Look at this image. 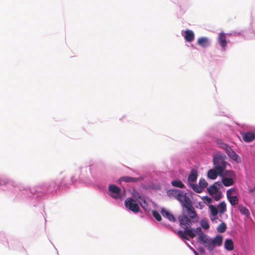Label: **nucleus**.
<instances>
[{
	"mask_svg": "<svg viewBox=\"0 0 255 255\" xmlns=\"http://www.w3.org/2000/svg\"><path fill=\"white\" fill-rule=\"evenodd\" d=\"M185 40L188 42H191L194 39L195 34L194 32L190 29H186L184 31V33H182Z\"/></svg>",
	"mask_w": 255,
	"mask_h": 255,
	"instance_id": "17",
	"label": "nucleus"
},
{
	"mask_svg": "<svg viewBox=\"0 0 255 255\" xmlns=\"http://www.w3.org/2000/svg\"><path fill=\"white\" fill-rule=\"evenodd\" d=\"M197 44L202 48H205L209 46L210 42L207 37H201L198 39Z\"/></svg>",
	"mask_w": 255,
	"mask_h": 255,
	"instance_id": "18",
	"label": "nucleus"
},
{
	"mask_svg": "<svg viewBox=\"0 0 255 255\" xmlns=\"http://www.w3.org/2000/svg\"><path fill=\"white\" fill-rule=\"evenodd\" d=\"M202 199L203 200L204 204H206L208 207H209L210 205H213L212 204V199L211 198L208 196H205L203 197Z\"/></svg>",
	"mask_w": 255,
	"mask_h": 255,
	"instance_id": "33",
	"label": "nucleus"
},
{
	"mask_svg": "<svg viewBox=\"0 0 255 255\" xmlns=\"http://www.w3.org/2000/svg\"><path fill=\"white\" fill-rule=\"evenodd\" d=\"M161 225L163 226H164L169 229H170L171 231L173 232L174 233L177 234V232L169 224L167 223L166 222L162 221L160 223Z\"/></svg>",
	"mask_w": 255,
	"mask_h": 255,
	"instance_id": "38",
	"label": "nucleus"
},
{
	"mask_svg": "<svg viewBox=\"0 0 255 255\" xmlns=\"http://www.w3.org/2000/svg\"><path fill=\"white\" fill-rule=\"evenodd\" d=\"M225 151L229 157H230L232 154L236 152L230 146L225 150Z\"/></svg>",
	"mask_w": 255,
	"mask_h": 255,
	"instance_id": "37",
	"label": "nucleus"
},
{
	"mask_svg": "<svg viewBox=\"0 0 255 255\" xmlns=\"http://www.w3.org/2000/svg\"><path fill=\"white\" fill-rule=\"evenodd\" d=\"M243 140L246 143L252 142L255 139V134L252 131H241Z\"/></svg>",
	"mask_w": 255,
	"mask_h": 255,
	"instance_id": "11",
	"label": "nucleus"
},
{
	"mask_svg": "<svg viewBox=\"0 0 255 255\" xmlns=\"http://www.w3.org/2000/svg\"><path fill=\"white\" fill-rule=\"evenodd\" d=\"M171 184L174 187L179 188H184L185 187L183 183L180 180L177 179H173L171 182Z\"/></svg>",
	"mask_w": 255,
	"mask_h": 255,
	"instance_id": "25",
	"label": "nucleus"
},
{
	"mask_svg": "<svg viewBox=\"0 0 255 255\" xmlns=\"http://www.w3.org/2000/svg\"><path fill=\"white\" fill-rule=\"evenodd\" d=\"M227 159L226 155L221 152H217L213 155V162L214 168L220 174L222 172L227 170L228 166H230V164L226 161Z\"/></svg>",
	"mask_w": 255,
	"mask_h": 255,
	"instance_id": "5",
	"label": "nucleus"
},
{
	"mask_svg": "<svg viewBox=\"0 0 255 255\" xmlns=\"http://www.w3.org/2000/svg\"><path fill=\"white\" fill-rule=\"evenodd\" d=\"M252 32L254 34V36H255V30H252Z\"/></svg>",
	"mask_w": 255,
	"mask_h": 255,
	"instance_id": "49",
	"label": "nucleus"
},
{
	"mask_svg": "<svg viewBox=\"0 0 255 255\" xmlns=\"http://www.w3.org/2000/svg\"><path fill=\"white\" fill-rule=\"evenodd\" d=\"M180 7L185 6L188 5L190 0H177Z\"/></svg>",
	"mask_w": 255,
	"mask_h": 255,
	"instance_id": "36",
	"label": "nucleus"
},
{
	"mask_svg": "<svg viewBox=\"0 0 255 255\" xmlns=\"http://www.w3.org/2000/svg\"><path fill=\"white\" fill-rule=\"evenodd\" d=\"M238 209L242 215H245L247 217H249L250 216V211L245 206L243 205H239L238 206Z\"/></svg>",
	"mask_w": 255,
	"mask_h": 255,
	"instance_id": "26",
	"label": "nucleus"
},
{
	"mask_svg": "<svg viewBox=\"0 0 255 255\" xmlns=\"http://www.w3.org/2000/svg\"><path fill=\"white\" fill-rule=\"evenodd\" d=\"M152 216L158 222L161 221L162 217L159 212L156 210L153 209L151 210Z\"/></svg>",
	"mask_w": 255,
	"mask_h": 255,
	"instance_id": "31",
	"label": "nucleus"
},
{
	"mask_svg": "<svg viewBox=\"0 0 255 255\" xmlns=\"http://www.w3.org/2000/svg\"><path fill=\"white\" fill-rule=\"evenodd\" d=\"M213 198L216 201L220 200L223 196L222 192L219 190L218 192L214 193L213 195H212Z\"/></svg>",
	"mask_w": 255,
	"mask_h": 255,
	"instance_id": "32",
	"label": "nucleus"
},
{
	"mask_svg": "<svg viewBox=\"0 0 255 255\" xmlns=\"http://www.w3.org/2000/svg\"><path fill=\"white\" fill-rule=\"evenodd\" d=\"M224 248L228 251H232L234 249V242L232 239L227 238L225 240Z\"/></svg>",
	"mask_w": 255,
	"mask_h": 255,
	"instance_id": "20",
	"label": "nucleus"
},
{
	"mask_svg": "<svg viewBox=\"0 0 255 255\" xmlns=\"http://www.w3.org/2000/svg\"><path fill=\"white\" fill-rule=\"evenodd\" d=\"M210 219L213 223H217V220H219V218H218V216H210Z\"/></svg>",
	"mask_w": 255,
	"mask_h": 255,
	"instance_id": "43",
	"label": "nucleus"
},
{
	"mask_svg": "<svg viewBox=\"0 0 255 255\" xmlns=\"http://www.w3.org/2000/svg\"><path fill=\"white\" fill-rule=\"evenodd\" d=\"M146 175L144 173V180H145ZM161 189L160 184L157 181H152L145 183L144 182V190H159Z\"/></svg>",
	"mask_w": 255,
	"mask_h": 255,
	"instance_id": "12",
	"label": "nucleus"
},
{
	"mask_svg": "<svg viewBox=\"0 0 255 255\" xmlns=\"http://www.w3.org/2000/svg\"><path fill=\"white\" fill-rule=\"evenodd\" d=\"M189 186L196 193H200L203 191V189L195 183H191L188 184Z\"/></svg>",
	"mask_w": 255,
	"mask_h": 255,
	"instance_id": "24",
	"label": "nucleus"
},
{
	"mask_svg": "<svg viewBox=\"0 0 255 255\" xmlns=\"http://www.w3.org/2000/svg\"><path fill=\"white\" fill-rule=\"evenodd\" d=\"M217 41L218 44L222 48L221 51H226L228 46L226 34L224 32H221L219 33Z\"/></svg>",
	"mask_w": 255,
	"mask_h": 255,
	"instance_id": "10",
	"label": "nucleus"
},
{
	"mask_svg": "<svg viewBox=\"0 0 255 255\" xmlns=\"http://www.w3.org/2000/svg\"><path fill=\"white\" fill-rule=\"evenodd\" d=\"M160 213L164 218L167 219L169 221L172 222H176V219L173 214L169 210L164 207H162L161 208Z\"/></svg>",
	"mask_w": 255,
	"mask_h": 255,
	"instance_id": "14",
	"label": "nucleus"
},
{
	"mask_svg": "<svg viewBox=\"0 0 255 255\" xmlns=\"http://www.w3.org/2000/svg\"><path fill=\"white\" fill-rule=\"evenodd\" d=\"M186 245L189 248V246H190L187 243H186Z\"/></svg>",
	"mask_w": 255,
	"mask_h": 255,
	"instance_id": "53",
	"label": "nucleus"
},
{
	"mask_svg": "<svg viewBox=\"0 0 255 255\" xmlns=\"http://www.w3.org/2000/svg\"><path fill=\"white\" fill-rule=\"evenodd\" d=\"M198 176V174L197 170L195 168H192L187 178V184L189 183L196 182Z\"/></svg>",
	"mask_w": 255,
	"mask_h": 255,
	"instance_id": "16",
	"label": "nucleus"
},
{
	"mask_svg": "<svg viewBox=\"0 0 255 255\" xmlns=\"http://www.w3.org/2000/svg\"><path fill=\"white\" fill-rule=\"evenodd\" d=\"M198 185L199 186H200V187H201V188L203 189V190L205 188H207L208 183L204 179L201 178L199 180Z\"/></svg>",
	"mask_w": 255,
	"mask_h": 255,
	"instance_id": "35",
	"label": "nucleus"
},
{
	"mask_svg": "<svg viewBox=\"0 0 255 255\" xmlns=\"http://www.w3.org/2000/svg\"><path fill=\"white\" fill-rule=\"evenodd\" d=\"M143 179L142 176H139L137 177H133L130 176H123L119 178L118 183H121L124 182L127 183L128 188L129 187H133L135 185L138 186L140 185L141 187L143 189V183L141 181Z\"/></svg>",
	"mask_w": 255,
	"mask_h": 255,
	"instance_id": "8",
	"label": "nucleus"
},
{
	"mask_svg": "<svg viewBox=\"0 0 255 255\" xmlns=\"http://www.w3.org/2000/svg\"><path fill=\"white\" fill-rule=\"evenodd\" d=\"M191 47H192V48H195V46H194V45L193 44H192V45H191Z\"/></svg>",
	"mask_w": 255,
	"mask_h": 255,
	"instance_id": "52",
	"label": "nucleus"
},
{
	"mask_svg": "<svg viewBox=\"0 0 255 255\" xmlns=\"http://www.w3.org/2000/svg\"><path fill=\"white\" fill-rule=\"evenodd\" d=\"M209 209L210 212V216H218V214L219 211L217 208V207H215L213 205H210L209 207Z\"/></svg>",
	"mask_w": 255,
	"mask_h": 255,
	"instance_id": "30",
	"label": "nucleus"
},
{
	"mask_svg": "<svg viewBox=\"0 0 255 255\" xmlns=\"http://www.w3.org/2000/svg\"><path fill=\"white\" fill-rule=\"evenodd\" d=\"M229 158L236 163H240L241 161L240 156L236 152L232 154Z\"/></svg>",
	"mask_w": 255,
	"mask_h": 255,
	"instance_id": "34",
	"label": "nucleus"
},
{
	"mask_svg": "<svg viewBox=\"0 0 255 255\" xmlns=\"http://www.w3.org/2000/svg\"><path fill=\"white\" fill-rule=\"evenodd\" d=\"M227 228L226 224L222 222L217 228V231L219 233H223L226 231Z\"/></svg>",
	"mask_w": 255,
	"mask_h": 255,
	"instance_id": "29",
	"label": "nucleus"
},
{
	"mask_svg": "<svg viewBox=\"0 0 255 255\" xmlns=\"http://www.w3.org/2000/svg\"><path fill=\"white\" fill-rule=\"evenodd\" d=\"M198 250L202 254H204L205 253V250L203 247H199L198 248Z\"/></svg>",
	"mask_w": 255,
	"mask_h": 255,
	"instance_id": "45",
	"label": "nucleus"
},
{
	"mask_svg": "<svg viewBox=\"0 0 255 255\" xmlns=\"http://www.w3.org/2000/svg\"><path fill=\"white\" fill-rule=\"evenodd\" d=\"M168 196L174 197L180 204L181 207V213L178 217V219L183 218L193 215H198L194 207V202L192 200L193 193L192 192H185L184 190L176 189H170L167 191Z\"/></svg>",
	"mask_w": 255,
	"mask_h": 255,
	"instance_id": "2",
	"label": "nucleus"
},
{
	"mask_svg": "<svg viewBox=\"0 0 255 255\" xmlns=\"http://www.w3.org/2000/svg\"><path fill=\"white\" fill-rule=\"evenodd\" d=\"M53 247H54L55 249L56 250V252H57V254H58V251L57 250V248H55V247L53 245Z\"/></svg>",
	"mask_w": 255,
	"mask_h": 255,
	"instance_id": "51",
	"label": "nucleus"
},
{
	"mask_svg": "<svg viewBox=\"0 0 255 255\" xmlns=\"http://www.w3.org/2000/svg\"><path fill=\"white\" fill-rule=\"evenodd\" d=\"M229 189H234V190H232V191H231L230 192V195H234V196L235 195H237V196L239 195L238 189L236 187L231 188Z\"/></svg>",
	"mask_w": 255,
	"mask_h": 255,
	"instance_id": "39",
	"label": "nucleus"
},
{
	"mask_svg": "<svg viewBox=\"0 0 255 255\" xmlns=\"http://www.w3.org/2000/svg\"><path fill=\"white\" fill-rule=\"evenodd\" d=\"M200 226L204 230H208L210 228L209 221L205 218L202 219L200 222Z\"/></svg>",
	"mask_w": 255,
	"mask_h": 255,
	"instance_id": "28",
	"label": "nucleus"
},
{
	"mask_svg": "<svg viewBox=\"0 0 255 255\" xmlns=\"http://www.w3.org/2000/svg\"><path fill=\"white\" fill-rule=\"evenodd\" d=\"M221 188H223L221 182L217 181L207 187V190L209 195H213L215 192L219 191Z\"/></svg>",
	"mask_w": 255,
	"mask_h": 255,
	"instance_id": "15",
	"label": "nucleus"
},
{
	"mask_svg": "<svg viewBox=\"0 0 255 255\" xmlns=\"http://www.w3.org/2000/svg\"><path fill=\"white\" fill-rule=\"evenodd\" d=\"M216 143L219 147L224 150H225L229 146L228 144L225 143L222 139L219 138H217L216 139Z\"/></svg>",
	"mask_w": 255,
	"mask_h": 255,
	"instance_id": "27",
	"label": "nucleus"
},
{
	"mask_svg": "<svg viewBox=\"0 0 255 255\" xmlns=\"http://www.w3.org/2000/svg\"><path fill=\"white\" fill-rule=\"evenodd\" d=\"M179 225L184 230H180L177 231L178 236L184 241H190L189 238L185 235L186 233L189 237L194 238L197 235L194 228H191L193 225H197L199 223L200 218L198 215H193L191 217H186L183 218L178 219Z\"/></svg>",
	"mask_w": 255,
	"mask_h": 255,
	"instance_id": "4",
	"label": "nucleus"
},
{
	"mask_svg": "<svg viewBox=\"0 0 255 255\" xmlns=\"http://www.w3.org/2000/svg\"><path fill=\"white\" fill-rule=\"evenodd\" d=\"M197 240L200 244L204 245L209 251H212L214 250V242H213V240L207 234L204 233L199 235Z\"/></svg>",
	"mask_w": 255,
	"mask_h": 255,
	"instance_id": "9",
	"label": "nucleus"
},
{
	"mask_svg": "<svg viewBox=\"0 0 255 255\" xmlns=\"http://www.w3.org/2000/svg\"><path fill=\"white\" fill-rule=\"evenodd\" d=\"M207 177L208 178L211 180L216 179L218 176H219L218 172H217L214 168L210 169L207 172Z\"/></svg>",
	"mask_w": 255,
	"mask_h": 255,
	"instance_id": "22",
	"label": "nucleus"
},
{
	"mask_svg": "<svg viewBox=\"0 0 255 255\" xmlns=\"http://www.w3.org/2000/svg\"><path fill=\"white\" fill-rule=\"evenodd\" d=\"M220 116H223L224 115V112L220 113L219 114Z\"/></svg>",
	"mask_w": 255,
	"mask_h": 255,
	"instance_id": "50",
	"label": "nucleus"
},
{
	"mask_svg": "<svg viewBox=\"0 0 255 255\" xmlns=\"http://www.w3.org/2000/svg\"><path fill=\"white\" fill-rule=\"evenodd\" d=\"M234 189H228L226 192L227 198L232 206H235L239 203V195H230V192Z\"/></svg>",
	"mask_w": 255,
	"mask_h": 255,
	"instance_id": "13",
	"label": "nucleus"
},
{
	"mask_svg": "<svg viewBox=\"0 0 255 255\" xmlns=\"http://www.w3.org/2000/svg\"><path fill=\"white\" fill-rule=\"evenodd\" d=\"M189 249L193 251V252H194V250H195L191 246H189Z\"/></svg>",
	"mask_w": 255,
	"mask_h": 255,
	"instance_id": "48",
	"label": "nucleus"
},
{
	"mask_svg": "<svg viewBox=\"0 0 255 255\" xmlns=\"http://www.w3.org/2000/svg\"><path fill=\"white\" fill-rule=\"evenodd\" d=\"M242 33H243L242 31L235 32L234 33L233 35H234V36H239V35H242Z\"/></svg>",
	"mask_w": 255,
	"mask_h": 255,
	"instance_id": "46",
	"label": "nucleus"
},
{
	"mask_svg": "<svg viewBox=\"0 0 255 255\" xmlns=\"http://www.w3.org/2000/svg\"><path fill=\"white\" fill-rule=\"evenodd\" d=\"M144 213H145L146 212H148V211H150V209L148 210V209H147L148 205L147 202L146 200V199L145 197H144Z\"/></svg>",
	"mask_w": 255,
	"mask_h": 255,
	"instance_id": "42",
	"label": "nucleus"
},
{
	"mask_svg": "<svg viewBox=\"0 0 255 255\" xmlns=\"http://www.w3.org/2000/svg\"><path fill=\"white\" fill-rule=\"evenodd\" d=\"M49 241H50L51 244H52V242L51 241L49 240Z\"/></svg>",
	"mask_w": 255,
	"mask_h": 255,
	"instance_id": "55",
	"label": "nucleus"
},
{
	"mask_svg": "<svg viewBox=\"0 0 255 255\" xmlns=\"http://www.w3.org/2000/svg\"><path fill=\"white\" fill-rule=\"evenodd\" d=\"M15 183L14 181L5 176H0V186H6L7 184H10L11 186L14 187Z\"/></svg>",
	"mask_w": 255,
	"mask_h": 255,
	"instance_id": "19",
	"label": "nucleus"
},
{
	"mask_svg": "<svg viewBox=\"0 0 255 255\" xmlns=\"http://www.w3.org/2000/svg\"><path fill=\"white\" fill-rule=\"evenodd\" d=\"M217 208L220 214H224L227 210L226 203L225 201H222L217 206Z\"/></svg>",
	"mask_w": 255,
	"mask_h": 255,
	"instance_id": "23",
	"label": "nucleus"
},
{
	"mask_svg": "<svg viewBox=\"0 0 255 255\" xmlns=\"http://www.w3.org/2000/svg\"><path fill=\"white\" fill-rule=\"evenodd\" d=\"M201 228H202V227L201 226L197 227L196 228H194V230L196 231V233L198 236H199V235L204 234Z\"/></svg>",
	"mask_w": 255,
	"mask_h": 255,
	"instance_id": "40",
	"label": "nucleus"
},
{
	"mask_svg": "<svg viewBox=\"0 0 255 255\" xmlns=\"http://www.w3.org/2000/svg\"><path fill=\"white\" fill-rule=\"evenodd\" d=\"M140 186V185L138 186L136 185L128 188V190L130 192L131 196L126 199L125 206L127 210L131 211L133 213H140V217L143 218V215L139 207V205L140 207L143 209V195L140 194L138 191Z\"/></svg>",
	"mask_w": 255,
	"mask_h": 255,
	"instance_id": "3",
	"label": "nucleus"
},
{
	"mask_svg": "<svg viewBox=\"0 0 255 255\" xmlns=\"http://www.w3.org/2000/svg\"><path fill=\"white\" fill-rule=\"evenodd\" d=\"M219 176L221 178V183L225 187H229L234 185L237 180L236 173L232 170H225L221 173Z\"/></svg>",
	"mask_w": 255,
	"mask_h": 255,
	"instance_id": "6",
	"label": "nucleus"
},
{
	"mask_svg": "<svg viewBox=\"0 0 255 255\" xmlns=\"http://www.w3.org/2000/svg\"><path fill=\"white\" fill-rule=\"evenodd\" d=\"M205 205H204V204L203 202H199L198 203V205L195 206V207L194 206L195 208H199L200 210H202L203 209V208L204 207Z\"/></svg>",
	"mask_w": 255,
	"mask_h": 255,
	"instance_id": "41",
	"label": "nucleus"
},
{
	"mask_svg": "<svg viewBox=\"0 0 255 255\" xmlns=\"http://www.w3.org/2000/svg\"><path fill=\"white\" fill-rule=\"evenodd\" d=\"M193 253L195 255H199V253L197 251H196V250H194Z\"/></svg>",
	"mask_w": 255,
	"mask_h": 255,
	"instance_id": "47",
	"label": "nucleus"
},
{
	"mask_svg": "<svg viewBox=\"0 0 255 255\" xmlns=\"http://www.w3.org/2000/svg\"><path fill=\"white\" fill-rule=\"evenodd\" d=\"M213 240V242H214V249L215 246L220 247L223 244V237L221 235H217Z\"/></svg>",
	"mask_w": 255,
	"mask_h": 255,
	"instance_id": "21",
	"label": "nucleus"
},
{
	"mask_svg": "<svg viewBox=\"0 0 255 255\" xmlns=\"http://www.w3.org/2000/svg\"><path fill=\"white\" fill-rule=\"evenodd\" d=\"M108 195L115 200H123L125 197V189H122L115 184H110L107 191Z\"/></svg>",
	"mask_w": 255,
	"mask_h": 255,
	"instance_id": "7",
	"label": "nucleus"
},
{
	"mask_svg": "<svg viewBox=\"0 0 255 255\" xmlns=\"http://www.w3.org/2000/svg\"><path fill=\"white\" fill-rule=\"evenodd\" d=\"M98 188L100 190H102L103 191H106V186L105 185H101V184H99L98 185Z\"/></svg>",
	"mask_w": 255,
	"mask_h": 255,
	"instance_id": "44",
	"label": "nucleus"
},
{
	"mask_svg": "<svg viewBox=\"0 0 255 255\" xmlns=\"http://www.w3.org/2000/svg\"><path fill=\"white\" fill-rule=\"evenodd\" d=\"M227 34H228V35H231V33H227Z\"/></svg>",
	"mask_w": 255,
	"mask_h": 255,
	"instance_id": "54",
	"label": "nucleus"
},
{
	"mask_svg": "<svg viewBox=\"0 0 255 255\" xmlns=\"http://www.w3.org/2000/svg\"><path fill=\"white\" fill-rule=\"evenodd\" d=\"M91 166L81 167L78 177L76 175L69 178L64 177L58 183L52 181L32 187L19 185L17 187L18 192L15 199L17 201L25 200L33 210L40 211L44 209L43 202L45 200L51 198L61 193L64 190L69 188L72 184L83 182L84 179L88 178L91 174Z\"/></svg>",
	"mask_w": 255,
	"mask_h": 255,
	"instance_id": "1",
	"label": "nucleus"
}]
</instances>
